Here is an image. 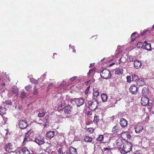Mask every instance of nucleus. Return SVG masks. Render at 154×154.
<instances>
[{"mask_svg":"<svg viewBox=\"0 0 154 154\" xmlns=\"http://www.w3.org/2000/svg\"><path fill=\"white\" fill-rule=\"evenodd\" d=\"M132 150L131 144L130 143H127L123 145L120 152L122 154L130 152Z\"/></svg>","mask_w":154,"mask_h":154,"instance_id":"f257e3e1","label":"nucleus"},{"mask_svg":"<svg viewBox=\"0 0 154 154\" xmlns=\"http://www.w3.org/2000/svg\"><path fill=\"white\" fill-rule=\"evenodd\" d=\"M101 77L103 79H107L110 78L111 76L110 72L107 69H103L100 72Z\"/></svg>","mask_w":154,"mask_h":154,"instance_id":"f03ea898","label":"nucleus"},{"mask_svg":"<svg viewBox=\"0 0 154 154\" xmlns=\"http://www.w3.org/2000/svg\"><path fill=\"white\" fill-rule=\"evenodd\" d=\"M130 92L132 94H135L137 93L138 88L135 84L132 85L129 88Z\"/></svg>","mask_w":154,"mask_h":154,"instance_id":"7ed1b4c3","label":"nucleus"},{"mask_svg":"<svg viewBox=\"0 0 154 154\" xmlns=\"http://www.w3.org/2000/svg\"><path fill=\"white\" fill-rule=\"evenodd\" d=\"M72 101H75L76 104L78 106H79L82 105L84 103V100L81 98H75L73 99H71V102H72Z\"/></svg>","mask_w":154,"mask_h":154,"instance_id":"20e7f679","label":"nucleus"},{"mask_svg":"<svg viewBox=\"0 0 154 154\" xmlns=\"http://www.w3.org/2000/svg\"><path fill=\"white\" fill-rule=\"evenodd\" d=\"M34 142L38 145H41L45 143L44 138L41 136H38L35 138Z\"/></svg>","mask_w":154,"mask_h":154,"instance_id":"39448f33","label":"nucleus"},{"mask_svg":"<svg viewBox=\"0 0 154 154\" xmlns=\"http://www.w3.org/2000/svg\"><path fill=\"white\" fill-rule=\"evenodd\" d=\"M121 134V137L125 140H128V139H130L131 136L130 134L127 132H125L123 133H122Z\"/></svg>","mask_w":154,"mask_h":154,"instance_id":"423d86ee","label":"nucleus"},{"mask_svg":"<svg viewBox=\"0 0 154 154\" xmlns=\"http://www.w3.org/2000/svg\"><path fill=\"white\" fill-rule=\"evenodd\" d=\"M116 146H117V148L120 151L122 148L123 145H124V144L122 140L120 139H118L116 140Z\"/></svg>","mask_w":154,"mask_h":154,"instance_id":"0eeeda50","label":"nucleus"},{"mask_svg":"<svg viewBox=\"0 0 154 154\" xmlns=\"http://www.w3.org/2000/svg\"><path fill=\"white\" fill-rule=\"evenodd\" d=\"M27 126V124L26 121L21 120L19 122V126L20 128L24 129Z\"/></svg>","mask_w":154,"mask_h":154,"instance_id":"6e6552de","label":"nucleus"},{"mask_svg":"<svg viewBox=\"0 0 154 154\" xmlns=\"http://www.w3.org/2000/svg\"><path fill=\"white\" fill-rule=\"evenodd\" d=\"M63 109L64 113L67 114L70 113L72 111V107L69 105L65 106Z\"/></svg>","mask_w":154,"mask_h":154,"instance_id":"1a4fd4ad","label":"nucleus"},{"mask_svg":"<svg viewBox=\"0 0 154 154\" xmlns=\"http://www.w3.org/2000/svg\"><path fill=\"white\" fill-rule=\"evenodd\" d=\"M120 124L122 127H126L128 125V122L125 119L123 118L120 121Z\"/></svg>","mask_w":154,"mask_h":154,"instance_id":"9d476101","label":"nucleus"},{"mask_svg":"<svg viewBox=\"0 0 154 154\" xmlns=\"http://www.w3.org/2000/svg\"><path fill=\"white\" fill-rule=\"evenodd\" d=\"M149 102L148 98L145 97H142L141 103L143 106H145L147 105L148 103Z\"/></svg>","mask_w":154,"mask_h":154,"instance_id":"9b49d317","label":"nucleus"},{"mask_svg":"<svg viewBox=\"0 0 154 154\" xmlns=\"http://www.w3.org/2000/svg\"><path fill=\"white\" fill-rule=\"evenodd\" d=\"M123 69L121 68H116L115 70V73L119 75H122L123 73Z\"/></svg>","mask_w":154,"mask_h":154,"instance_id":"f8f14e48","label":"nucleus"},{"mask_svg":"<svg viewBox=\"0 0 154 154\" xmlns=\"http://www.w3.org/2000/svg\"><path fill=\"white\" fill-rule=\"evenodd\" d=\"M143 130V127L140 125H136L135 128V131L137 133H140Z\"/></svg>","mask_w":154,"mask_h":154,"instance_id":"ddd939ff","label":"nucleus"},{"mask_svg":"<svg viewBox=\"0 0 154 154\" xmlns=\"http://www.w3.org/2000/svg\"><path fill=\"white\" fill-rule=\"evenodd\" d=\"M20 154H30L29 150L26 148H23L19 151Z\"/></svg>","mask_w":154,"mask_h":154,"instance_id":"4468645a","label":"nucleus"},{"mask_svg":"<svg viewBox=\"0 0 154 154\" xmlns=\"http://www.w3.org/2000/svg\"><path fill=\"white\" fill-rule=\"evenodd\" d=\"M55 135V132L54 131H49L46 134V137L49 139L53 137Z\"/></svg>","mask_w":154,"mask_h":154,"instance_id":"2eb2a0df","label":"nucleus"},{"mask_svg":"<svg viewBox=\"0 0 154 154\" xmlns=\"http://www.w3.org/2000/svg\"><path fill=\"white\" fill-rule=\"evenodd\" d=\"M137 83L138 85L142 86L145 84L144 79L142 78H140L137 81Z\"/></svg>","mask_w":154,"mask_h":154,"instance_id":"dca6fc26","label":"nucleus"},{"mask_svg":"<svg viewBox=\"0 0 154 154\" xmlns=\"http://www.w3.org/2000/svg\"><path fill=\"white\" fill-rule=\"evenodd\" d=\"M134 66L136 69L140 68L141 65V62L139 60H136L134 62Z\"/></svg>","mask_w":154,"mask_h":154,"instance_id":"f3484780","label":"nucleus"},{"mask_svg":"<svg viewBox=\"0 0 154 154\" xmlns=\"http://www.w3.org/2000/svg\"><path fill=\"white\" fill-rule=\"evenodd\" d=\"M149 91L147 88L144 87L142 89V94L143 97L146 96L148 94Z\"/></svg>","mask_w":154,"mask_h":154,"instance_id":"a211bd4d","label":"nucleus"},{"mask_svg":"<svg viewBox=\"0 0 154 154\" xmlns=\"http://www.w3.org/2000/svg\"><path fill=\"white\" fill-rule=\"evenodd\" d=\"M12 91L13 93L15 94V96H17L18 94L19 90L17 86H14L12 88Z\"/></svg>","mask_w":154,"mask_h":154,"instance_id":"6ab92c4d","label":"nucleus"},{"mask_svg":"<svg viewBox=\"0 0 154 154\" xmlns=\"http://www.w3.org/2000/svg\"><path fill=\"white\" fill-rule=\"evenodd\" d=\"M5 148L6 151L9 152L12 149V145L11 143H8L5 146Z\"/></svg>","mask_w":154,"mask_h":154,"instance_id":"aec40b11","label":"nucleus"},{"mask_svg":"<svg viewBox=\"0 0 154 154\" xmlns=\"http://www.w3.org/2000/svg\"><path fill=\"white\" fill-rule=\"evenodd\" d=\"M6 109L3 107H0V115H2L6 113Z\"/></svg>","mask_w":154,"mask_h":154,"instance_id":"412c9836","label":"nucleus"},{"mask_svg":"<svg viewBox=\"0 0 154 154\" xmlns=\"http://www.w3.org/2000/svg\"><path fill=\"white\" fill-rule=\"evenodd\" d=\"M70 154H77L76 149L73 147H70L69 149Z\"/></svg>","mask_w":154,"mask_h":154,"instance_id":"4be33fe9","label":"nucleus"},{"mask_svg":"<svg viewBox=\"0 0 154 154\" xmlns=\"http://www.w3.org/2000/svg\"><path fill=\"white\" fill-rule=\"evenodd\" d=\"M119 131V126L117 125L115 126L112 128V132L113 133H117Z\"/></svg>","mask_w":154,"mask_h":154,"instance_id":"5701e85b","label":"nucleus"},{"mask_svg":"<svg viewBox=\"0 0 154 154\" xmlns=\"http://www.w3.org/2000/svg\"><path fill=\"white\" fill-rule=\"evenodd\" d=\"M101 97L102 100L103 102L106 101L107 100L108 97L107 95L105 94H102Z\"/></svg>","mask_w":154,"mask_h":154,"instance_id":"b1692460","label":"nucleus"},{"mask_svg":"<svg viewBox=\"0 0 154 154\" xmlns=\"http://www.w3.org/2000/svg\"><path fill=\"white\" fill-rule=\"evenodd\" d=\"M137 33L136 32H134L131 34V42H133L135 40L136 38L135 35L137 34Z\"/></svg>","mask_w":154,"mask_h":154,"instance_id":"393cba45","label":"nucleus"},{"mask_svg":"<svg viewBox=\"0 0 154 154\" xmlns=\"http://www.w3.org/2000/svg\"><path fill=\"white\" fill-rule=\"evenodd\" d=\"M145 48L148 51H151L152 48L151 47V44L150 43L146 45L145 47Z\"/></svg>","mask_w":154,"mask_h":154,"instance_id":"a878e982","label":"nucleus"},{"mask_svg":"<svg viewBox=\"0 0 154 154\" xmlns=\"http://www.w3.org/2000/svg\"><path fill=\"white\" fill-rule=\"evenodd\" d=\"M143 45L144 44L143 42H139L137 43V47L138 48H141L143 46Z\"/></svg>","mask_w":154,"mask_h":154,"instance_id":"bb28decb","label":"nucleus"},{"mask_svg":"<svg viewBox=\"0 0 154 154\" xmlns=\"http://www.w3.org/2000/svg\"><path fill=\"white\" fill-rule=\"evenodd\" d=\"M104 139V136L102 135H100L97 138V140L101 142Z\"/></svg>","mask_w":154,"mask_h":154,"instance_id":"cd10ccee","label":"nucleus"},{"mask_svg":"<svg viewBox=\"0 0 154 154\" xmlns=\"http://www.w3.org/2000/svg\"><path fill=\"white\" fill-rule=\"evenodd\" d=\"M27 96L26 94L24 91H22L20 94V98L22 99L25 98Z\"/></svg>","mask_w":154,"mask_h":154,"instance_id":"c85d7f7f","label":"nucleus"},{"mask_svg":"<svg viewBox=\"0 0 154 154\" xmlns=\"http://www.w3.org/2000/svg\"><path fill=\"white\" fill-rule=\"evenodd\" d=\"M29 136V134L28 132L26 134L25 137L24 138V139L23 142V143H25L26 142H27L28 141L27 139Z\"/></svg>","mask_w":154,"mask_h":154,"instance_id":"c756f323","label":"nucleus"},{"mask_svg":"<svg viewBox=\"0 0 154 154\" xmlns=\"http://www.w3.org/2000/svg\"><path fill=\"white\" fill-rule=\"evenodd\" d=\"M132 81H136L138 79V76L136 74H134L132 75Z\"/></svg>","mask_w":154,"mask_h":154,"instance_id":"7c9ffc66","label":"nucleus"},{"mask_svg":"<svg viewBox=\"0 0 154 154\" xmlns=\"http://www.w3.org/2000/svg\"><path fill=\"white\" fill-rule=\"evenodd\" d=\"M85 140L87 142H91L92 140V139L88 136H86L84 138Z\"/></svg>","mask_w":154,"mask_h":154,"instance_id":"2f4dec72","label":"nucleus"},{"mask_svg":"<svg viewBox=\"0 0 154 154\" xmlns=\"http://www.w3.org/2000/svg\"><path fill=\"white\" fill-rule=\"evenodd\" d=\"M30 82L34 84H37L38 83V81L37 80L33 78H31L30 79Z\"/></svg>","mask_w":154,"mask_h":154,"instance_id":"473e14b6","label":"nucleus"},{"mask_svg":"<svg viewBox=\"0 0 154 154\" xmlns=\"http://www.w3.org/2000/svg\"><path fill=\"white\" fill-rule=\"evenodd\" d=\"M45 112H39L38 114V116L39 117H44L45 116Z\"/></svg>","mask_w":154,"mask_h":154,"instance_id":"72a5a7b5","label":"nucleus"},{"mask_svg":"<svg viewBox=\"0 0 154 154\" xmlns=\"http://www.w3.org/2000/svg\"><path fill=\"white\" fill-rule=\"evenodd\" d=\"M86 131L88 132L91 133L94 131V129L91 128H88L87 129Z\"/></svg>","mask_w":154,"mask_h":154,"instance_id":"f704fd0d","label":"nucleus"},{"mask_svg":"<svg viewBox=\"0 0 154 154\" xmlns=\"http://www.w3.org/2000/svg\"><path fill=\"white\" fill-rule=\"evenodd\" d=\"M127 82H130L131 81L132 77L130 75L127 76Z\"/></svg>","mask_w":154,"mask_h":154,"instance_id":"c9c22d12","label":"nucleus"},{"mask_svg":"<svg viewBox=\"0 0 154 154\" xmlns=\"http://www.w3.org/2000/svg\"><path fill=\"white\" fill-rule=\"evenodd\" d=\"M32 88L31 86L30 85H28L26 86L25 87V89L27 91H28L30 89Z\"/></svg>","mask_w":154,"mask_h":154,"instance_id":"e433bc0d","label":"nucleus"},{"mask_svg":"<svg viewBox=\"0 0 154 154\" xmlns=\"http://www.w3.org/2000/svg\"><path fill=\"white\" fill-rule=\"evenodd\" d=\"M2 117L3 119V120L4 121V123H3L2 124L3 125H4L6 123V122L7 121L8 119L5 116H2Z\"/></svg>","mask_w":154,"mask_h":154,"instance_id":"4c0bfd02","label":"nucleus"},{"mask_svg":"<svg viewBox=\"0 0 154 154\" xmlns=\"http://www.w3.org/2000/svg\"><path fill=\"white\" fill-rule=\"evenodd\" d=\"M93 97V99L95 100V101H96V91H94Z\"/></svg>","mask_w":154,"mask_h":154,"instance_id":"58836bf2","label":"nucleus"},{"mask_svg":"<svg viewBox=\"0 0 154 154\" xmlns=\"http://www.w3.org/2000/svg\"><path fill=\"white\" fill-rule=\"evenodd\" d=\"M58 153L60 154H63V149L60 148L58 150Z\"/></svg>","mask_w":154,"mask_h":154,"instance_id":"ea45409f","label":"nucleus"},{"mask_svg":"<svg viewBox=\"0 0 154 154\" xmlns=\"http://www.w3.org/2000/svg\"><path fill=\"white\" fill-rule=\"evenodd\" d=\"M5 103L7 104L11 105V101L10 100H6Z\"/></svg>","mask_w":154,"mask_h":154,"instance_id":"a19ab883","label":"nucleus"},{"mask_svg":"<svg viewBox=\"0 0 154 154\" xmlns=\"http://www.w3.org/2000/svg\"><path fill=\"white\" fill-rule=\"evenodd\" d=\"M147 30H144L141 33L140 35L141 36L144 35L146 34V32H147Z\"/></svg>","mask_w":154,"mask_h":154,"instance_id":"79ce46f5","label":"nucleus"},{"mask_svg":"<svg viewBox=\"0 0 154 154\" xmlns=\"http://www.w3.org/2000/svg\"><path fill=\"white\" fill-rule=\"evenodd\" d=\"M89 88H90V87L89 86L87 88V89L85 90V93L86 94H87L89 92Z\"/></svg>","mask_w":154,"mask_h":154,"instance_id":"37998d69","label":"nucleus"},{"mask_svg":"<svg viewBox=\"0 0 154 154\" xmlns=\"http://www.w3.org/2000/svg\"><path fill=\"white\" fill-rule=\"evenodd\" d=\"M142 152L140 151L137 150L135 152V154H142Z\"/></svg>","mask_w":154,"mask_h":154,"instance_id":"c03bdc74","label":"nucleus"},{"mask_svg":"<svg viewBox=\"0 0 154 154\" xmlns=\"http://www.w3.org/2000/svg\"><path fill=\"white\" fill-rule=\"evenodd\" d=\"M77 78V76H73V77L71 78L70 79V80L72 81H73L76 78Z\"/></svg>","mask_w":154,"mask_h":154,"instance_id":"a18cd8bd","label":"nucleus"},{"mask_svg":"<svg viewBox=\"0 0 154 154\" xmlns=\"http://www.w3.org/2000/svg\"><path fill=\"white\" fill-rule=\"evenodd\" d=\"M111 149V148L110 147H106V148H103V149L104 151H106V150H109Z\"/></svg>","mask_w":154,"mask_h":154,"instance_id":"49530a36","label":"nucleus"},{"mask_svg":"<svg viewBox=\"0 0 154 154\" xmlns=\"http://www.w3.org/2000/svg\"><path fill=\"white\" fill-rule=\"evenodd\" d=\"M121 59L120 58L119 59L118 62V63L119 64H120L121 63H122L123 64H124V62L121 61Z\"/></svg>","mask_w":154,"mask_h":154,"instance_id":"de8ad7c7","label":"nucleus"},{"mask_svg":"<svg viewBox=\"0 0 154 154\" xmlns=\"http://www.w3.org/2000/svg\"><path fill=\"white\" fill-rule=\"evenodd\" d=\"M64 103H62L59 106V108L60 109H62L63 108V106L64 105Z\"/></svg>","mask_w":154,"mask_h":154,"instance_id":"09e8293b","label":"nucleus"},{"mask_svg":"<svg viewBox=\"0 0 154 154\" xmlns=\"http://www.w3.org/2000/svg\"><path fill=\"white\" fill-rule=\"evenodd\" d=\"M48 116H46L44 117V119L46 121L45 122L46 123V121L48 120Z\"/></svg>","mask_w":154,"mask_h":154,"instance_id":"8fccbe9b","label":"nucleus"},{"mask_svg":"<svg viewBox=\"0 0 154 154\" xmlns=\"http://www.w3.org/2000/svg\"><path fill=\"white\" fill-rule=\"evenodd\" d=\"M37 91H38L37 90H34L33 91V94H35L37 92Z\"/></svg>","mask_w":154,"mask_h":154,"instance_id":"3c124183","label":"nucleus"},{"mask_svg":"<svg viewBox=\"0 0 154 154\" xmlns=\"http://www.w3.org/2000/svg\"><path fill=\"white\" fill-rule=\"evenodd\" d=\"M93 69H91L89 71V72L88 73V75H89L90 74L91 72V71H93Z\"/></svg>","mask_w":154,"mask_h":154,"instance_id":"603ef678","label":"nucleus"},{"mask_svg":"<svg viewBox=\"0 0 154 154\" xmlns=\"http://www.w3.org/2000/svg\"><path fill=\"white\" fill-rule=\"evenodd\" d=\"M94 105V103L93 102H91V105L90 106V108L91 107H92V106H93V105Z\"/></svg>","mask_w":154,"mask_h":154,"instance_id":"864d4df0","label":"nucleus"},{"mask_svg":"<svg viewBox=\"0 0 154 154\" xmlns=\"http://www.w3.org/2000/svg\"><path fill=\"white\" fill-rule=\"evenodd\" d=\"M74 46H72L71 48L72 49H73V52H75L76 50H75L74 49Z\"/></svg>","mask_w":154,"mask_h":154,"instance_id":"5fc2aeb1","label":"nucleus"},{"mask_svg":"<svg viewBox=\"0 0 154 154\" xmlns=\"http://www.w3.org/2000/svg\"><path fill=\"white\" fill-rule=\"evenodd\" d=\"M96 117V116H94V123H95L96 122V119H95Z\"/></svg>","mask_w":154,"mask_h":154,"instance_id":"6e6d98bb","label":"nucleus"},{"mask_svg":"<svg viewBox=\"0 0 154 154\" xmlns=\"http://www.w3.org/2000/svg\"><path fill=\"white\" fill-rule=\"evenodd\" d=\"M50 149V148L49 147H47L46 149V151H49Z\"/></svg>","mask_w":154,"mask_h":154,"instance_id":"4d7b16f0","label":"nucleus"},{"mask_svg":"<svg viewBox=\"0 0 154 154\" xmlns=\"http://www.w3.org/2000/svg\"><path fill=\"white\" fill-rule=\"evenodd\" d=\"M144 43L146 45L147 44H148V43L147 42V41H144Z\"/></svg>","mask_w":154,"mask_h":154,"instance_id":"13d9d810","label":"nucleus"},{"mask_svg":"<svg viewBox=\"0 0 154 154\" xmlns=\"http://www.w3.org/2000/svg\"><path fill=\"white\" fill-rule=\"evenodd\" d=\"M53 85V84L52 83H51L49 84V87H51Z\"/></svg>","mask_w":154,"mask_h":154,"instance_id":"bf43d9fd","label":"nucleus"},{"mask_svg":"<svg viewBox=\"0 0 154 154\" xmlns=\"http://www.w3.org/2000/svg\"><path fill=\"white\" fill-rule=\"evenodd\" d=\"M34 90H37V88L36 86H34Z\"/></svg>","mask_w":154,"mask_h":154,"instance_id":"052dcab7","label":"nucleus"},{"mask_svg":"<svg viewBox=\"0 0 154 154\" xmlns=\"http://www.w3.org/2000/svg\"><path fill=\"white\" fill-rule=\"evenodd\" d=\"M114 64H115V63H112V64H111L109 66H112L114 65Z\"/></svg>","mask_w":154,"mask_h":154,"instance_id":"680f3d73","label":"nucleus"},{"mask_svg":"<svg viewBox=\"0 0 154 154\" xmlns=\"http://www.w3.org/2000/svg\"><path fill=\"white\" fill-rule=\"evenodd\" d=\"M94 63H91V64H90V66H92L93 65H94Z\"/></svg>","mask_w":154,"mask_h":154,"instance_id":"e2e57ef3","label":"nucleus"},{"mask_svg":"<svg viewBox=\"0 0 154 154\" xmlns=\"http://www.w3.org/2000/svg\"><path fill=\"white\" fill-rule=\"evenodd\" d=\"M152 29H154V24L152 26Z\"/></svg>","mask_w":154,"mask_h":154,"instance_id":"0e129e2a","label":"nucleus"},{"mask_svg":"<svg viewBox=\"0 0 154 154\" xmlns=\"http://www.w3.org/2000/svg\"><path fill=\"white\" fill-rule=\"evenodd\" d=\"M44 127H46V124H44Z\"/></svg>","mask_w":154,"mask_h":154,"instance_id":"69168bd1","label":"nucleus"},{"mask_svg":"<svg viewBox=\"0 0 154 154\" xmlns=\"http://www.w3.org/2000/svg\"><path fill=\"white\" fill-rule=\"evenodd\" d=\"M96 109V106H95V107L94 109V110L95 109Z\"/></svg>","mask_w":154,"mask_h":154,"instance_id":"338daca9","label":"nucleus"},{"mask_svg":"<svg viewBox=\"0 0 154 154\" xmlns=\"http://www.w3.org/2000/svg\"><path fill=\"white\" fill-rule=\"evenodd\" d=\"M153 102L154 103V98L153 99Z\"/></svg>","mask_w":154,"mask_h":154,"instance_id":"774afa93","label":"nucleus"}]
</instances>
